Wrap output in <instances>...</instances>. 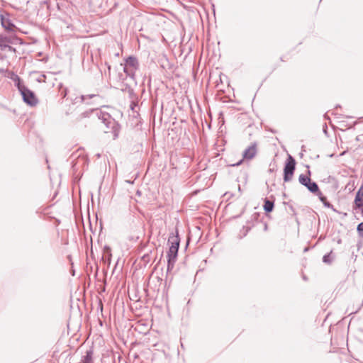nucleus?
I'll list each match as a JSON object with an SVG mask.
<instances>
[{"label":"nucleus","instance_id":"3","mask_svg":"<svg viewBox=\"0 0 363 363\" xmlns=\"http://www.w3.org/2000/svg\"><path fill=\"white\" fill-rule=\"evenodd\" d=\"M170 239H172L171 241V246L169 247V252H168V263L169 265L171 262H174L175 260V258L177 255L179 245V241L177 239V237H172ZM170 239L169 240L170 241Z\"/></svg>","mask_w":363,"mask_h":363},{"label":"nucleus","instance_id":"1","mask_svg":"<svg viewBox=\"0 0 363 363\" xmlns=\"http://www.w3.org/2000/svg\"><path fill=\"white\" fill-rule=\"evenodd\" d=\"M296 169V161L291 155H289L284 168V181L288 182L291 180Z\"/></svg>","mask_w":363,"mask_h":363},{"label":"nucleus","instance_id":"4","mask_svg":"<svg viewBox=\"0 0 363 363\" xmlns=\"http://www.w3.org/2000/svg\"><path fill=\"white\" fill-rule=\"evenodd\" d=\"M22 95L26 103L30 106H35L38 103V100L34 94L28 89L22 91Z\"/></svg>","mask_w":363,"mask_h":363},{"label":"nucleus","instance_id":"8","mask_svg":"<svg viewBox=\"0 0 363 363\" xmlns=\"http://www.w3.org/2000/svg\"><path fill=\"white\" fill-rule=\"evenodd\" d=\"M274 208V202L269 200L265 199L264 204V209L266 212H272Z\"/></svg>","mask_w":363,"mask_h":363},{"label":"nucleus","instance_id":"2","mask_svg":"<svg viewBox=\"0 0 363 363\" xmlns=\"http://www.w3.org/2000/svg\"><path fill=\"white\" fill-rule=\"evenodd\" d=\"M310 176V171L308 172V174H300L298 177L299 182L305 186L311 192L320 193L317 184L311 181Z\"/></svg>","mask_w":363,"mask_h":363},{"label":"nucleus","instance_id":"11","mask_svg":"<svg viewBox=\"0 0 363 363\" xmlns=\"http://www.w3.org/2000/svg\"><path fill=\"white\" fill-rule=\"evenodd\" d=\"M357 231L359 232L360 236L363 237V222L358 225Z\"/></svg>","mask_w":363,"mask_h":363},{"label":"nucleus","instance_id":"9","mask_svg":"<svg viewBox=\"0 0 363 363\" xmlns=\"http://www.w3.org/2000/svg\"><path fill=\"white\" fill-rule=\"evenodd\" d=\"M79 363H93L92 352L91 351L86 352V354L84 356V359Z\"/></svg>","mask_w":363,"mask_h":363},{"label":"nucleus","instance_id":"12","mask_svg":"<svg viewBox=\"0 0 363 363\" xmlns=\"http://www.w3.org/2000/svg\"><path fill=\"white\" fill-rule=\"evenodd\" d=\"M242 160H240L239 162H238V163H237V164H238H238H240L242 162Z\"/></svg>","mask_w":363,"mask_h":363},{"label":"nucleus","instance_id":"5","mask_svg":"<svg viewBox=\"0 0 363 363\" xmlns=\"http://www.w3.org/2000/svg\"><path fill=\"white\" fill-rule=\"evenodd\" d=\"M354 203L356 208H361L363 206V184L357 192Z\"/></svg>","mask_w":363,"mask_h":363},{"label":"nucleus","instance_id":"10","mask_svg":"<svg viewBox=\"0 0 363 363\" xmlns=\"http://www.w3.org/2000/svg\"><path fill=\"white\" fill-rule=\"evenodd\" d=\"M9 40L6 37H3L0 35V47H6V43H9Z\"/></svg>","mask_w":363,"mask_h":363},{"label":"nucleus","instance_id":"7","mask_svg":"<svg viewBox=\"0 0 363 363\" xmlns=\"http://www.w3.org/2000/svg\"><path fill=\"white\" fill-rule=\"evenodd\" d=\"M1 24L8 31H13L16 28V26L7 18H1Z\"/></svg>","mask_w":363,"mask_h":363},{"label":"nucleus","instance_id":"13","mask_svg":"<svg viewBox=\"0 0 363 363\" xmlns=\"http://www.w3.org/2000/svg\"><path fill=\"white\" fill-rule=\"evenodd\" d=\"M133 58L132 57H129L128 60H132Z\"/></svg>","mask_w":363,"mask_h":363},{"label":"nucleus","instance_id":"6","mask_svg":"<svg viewBox=\"0 0 363 363\" xmlns=\"http://www.w3.org/2000/svg\"><path fill=\"white\" fill-rule=\"evenodd\" d=\"M257 153L256 145H252L247 147L243 153V159L251 160Z\"/></svg>","mask_w":363,"mask_h":363}]
</instances>
